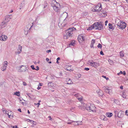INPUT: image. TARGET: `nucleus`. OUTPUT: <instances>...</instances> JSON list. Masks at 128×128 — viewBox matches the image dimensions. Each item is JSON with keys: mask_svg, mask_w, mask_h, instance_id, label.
I'll return each instance as SVG.
<instances>
[{"mask_svg": "<svg viewBox=\"0 0 128 128\" xmlns=\"http://www.w3.org/2000/svg\"><path fill=\"white\" fill-rule=\"evenodd\" d=\"M96 108L95 106L93 104L88 103L86 104V109L89 112L92 111L94 112H96Z\"/></svg>", "mask_w": 128, "mask_h": 128, "instance_id": "obj_1", "label": "nucleus"}, {"mask_svg": "<svg viewBox=\"0 0 128 128\" xmlns=\"http://www.w3.org/2000/svg\"><path fill=\"white\" fill-rule=\"evenodd\" d=\"M55 0V1L54 3V4H51V5L52 6L54 11L57 12H59L60 11V9L58 7V6H60V4L59 3L56 2L55 0Z\"/></svg>", "mask_w": 128, "mask_h": 128, "instance_id": "obj_2", "label": "nucleus"}, {"mask_svg": "<svg viewBox=\"0 0 128 128\" xmlns=\"http://www.w3.org/2000/svg\"><path fill=\"white\" fill-rule=\"evenodd\" d=\"M18 71L20 72H28V68L27 67L22 65L21 66L18 67L16 68Z\"/></svg>", "mask_w": 128, "mask_h": 128, "instance_id": "obj_3", "label": "nucleus"}, {"mask_svg": "<svg viewBox=\"0 0 128 128\" xmlns=\"http://www.w3.org/2000/svg\"><path fill=\"white\" fill-rule=\"evenodd\" d=\"M73 30L72 28H69L68 30H66V34L64 36V37L66 38H69L73 34Z\"/></svg>", "mask_w": 128, "mask_h": 128, "instance_id": "obj_4", "label": "nucleus"}, {"mask_svg": "<svg viewBox=\"0 0 128 128\" xmlns=\"http://www.w3.org/2000/svg\"><path fill=\"white\" fill-rule=\"evenodd\" d=\"M96 29H98L99 30H101L103 29V25L101 22H96L93 24Z\"/></svg>", "mask_w": 128, "mask_h": 128, "instance_id": "obj_5", "label": "nucleus"}, {"mask_svg": "<svg viewBox=\"0 0 128 128\" xmlns=\"http://www.w3.org/2000/svg\"><path fill=\"white\" fill-rule=\"evenodd\" d=\"M114 112L115 114V117H118L120 118H122L124 116V112L122 111H115Z\"/></svg>", "mask_w": 128, "mask_h": 128, "instance_id": "obj_6", "label": "nucleus"}, {"mask_svg": "<svg viewBox=\"0 0 128 128\" xmlns=\"http://www.w3.org/2000/svg\"><path fill=\"white\" fill-rule=\"evenodd\" d=\"M126 24L125 22L122 21H120L117 24L119 28L122 30H123L126 28Z\"/></svg>", "mask_w": 128, "mask_h": 128, "instance_id": "obj_7", "label": "nucleus"}, {"mask_svg": "<svg viewBox=\"0 0 128 128\" xmlns=\"http://www.w3.org/2000/svg\"><path fill=\"white\" fill-rule=\"evenodd\" d=\"M102 8L101 4H98L92 10V11L94 12H98L100 11Z\"/></svg>", "mask_w": 128, "mask_h": 128, "instance_id": "obj_8", "label": "nucleus"}, {"mask_svg": "<svg viewBox=\"0 0 128 128\" xmlns=\"http://www.w3.org/2000/svg\"><path fill=\"white\" fill-rule=\"evenodd\" d=\"M88 64L90 66L94 67L95 68L97 67L98 65V64L96 62H94L93 60L90 62L89 61L88 62Z\"/></svg>", "mask_w": 128, "mask_h": 128, "instance_id": "obj_9", "label": "nucleus"}, {"mask_svg": "<svg viewBox=\"0 0 128 128\" xmlns=\"http://www.w3.org/2000/svg\"><path fill=\"white\" fill-rule=\"evenodd\" d=\"M8 62L7 61H4L3 64V66L1 67V70L3 71H6L8 66Z\"/></svg>", "mask_w": 128, "mask_h": 128, "instance_id": "obj_10", "label": "nucleus"}, {"mask_svg": "<svg viewBox=\"0 0 128 128\" xmlns=\"http://www.w3.org/2000/svg\"><path fill=\"white\" fill-rule=\"evenodd\" d=\"M78 40L79 42H81L84 41L85 39L83 34H82L79 35L78 38Z\"/></svg>", "mask_w": 128, "mask_h": 128, "instance_id": "obj_11", "label": "nucleus"}, {"mask_svg": "<svg viewBox=\"0 0 128 128\" xmlns=\"http://www.w3.org/2000/svg\"><path fill=\"white\" fill-rule=\"evenodd\" d=\"M18 48L17 49V51L15 52V54H19L22 52V46L19 44L18 45Z\"/></svg>", "mask_w": 128, "mask_h": 128, "instance_id": "obj_12", "label": "nucleus"}, {"mask_svg": "<svg viewBox=\"0 0 128 128\" xmlns=\"http://www.w3.org/2000/svg\"><path fill=\"white\" fill-rule=\"evenodd\" d=\"M104 88V91L106 93H108L110 94H112V90L110 89L107 88H106L105 87H103Z\"/></svg>", "mask_w": 128, "mask_h": 128, "instance_id": "obj_13", "label": "nucleus"}, {"mask_svg": "<svg viewBox=\"0 0 128 128\" xmlns=\"http://www.w3.org/2000/svg\"><path fill=\"white\" fill-rule=\"evenodd\" d=\"M11 15H7L5 17V22H8L11 18Z\"/></svg>", "mask_w": 128, "mask_h": 128, "instance_id": "obj_14", "label": "nucleus"}, {"mask_svg": "<svg viewBox=\"0 0 128 128\" xmlns=\"http://www.w3.org/2000/svg\"><path fill=\"white\" fill-rule=\"evenodd\" d=\"M7 39V36L5 35L2 34L0 37V40L1 41H5Z\"/></svg>", "mask_w": 128, "mask_h": 128, "instance_id": "obj_15", "label": "nucleus"}, {"mask_svg": "<svg viewBox=\"0 0 128 128\" xmlns=\"http://www.w3.org/2000/svg\"><path fill=\"white\" fill-rule=\"evenodd\" d=\"M96 92L97 93L98 95L100 96H102L103 95L102 92L100 90H97Z\"/></svg>", "mask_w": 128, "mask_h": 128, "instance_id": "obj_16", "label": "nucleus"}, {"mask_svg": "<svg viewBox=\"0 0 128 128\" xmlns=\"http://www.w3.org/2000/svg\"><path fill=\"white\" fill-rule=\"evenodd\" d=\"M7 24V22H2L0 24L1 28H2L6 26Z\"/></svg>", "mask_w": 128, "mask_h": 128, "instance_id": "obj_17", "label": "nucleus"}, {"mask_svg": "<svg viewBox=\"0 0 128 128\" xmlns=\"http://www.w3.org/2000/svg\"><path fill=\"white\" fill-rule=\"evenodd\" d=\"M81 74L79 73H77L75 75V77L76 78H79L81 77Z\"/></svg>", "mask_w": 128, "mask_h": 128, "instance_id": "obj_18", "label": "nucleus"}, {"mask_svg": "<svg viewBox=\"0 0 128 128\" xmlns=\"http://www.w3.org/2000/svg\"><path fill=\"white\" fill-rule=\"evenodd\" d=\"M75 41L74 40H72L70 44H69V46H70L71 45L73 46H74L75 44Z\"/></svg>", "mask_w": 128, "mask_h": 128, "instance_id": "obj_19", "label": "nucleus"}, {"mask_svg": "<svg viewBox=\"0 0 128 128\" xmlns=\"http://www.w3.org/2000/svg\"><path fill=\"white\" fill-rule=\"evenodd\" d=\"M67 83H66L68 84H73V82H72V80L70 78L68 79V80H67Z\"/></svg>", "mask_w": 128, "mask_h": 128, "instance_id": "obj_20", "label": "nucleus"}, {"mask_svg": "<svg viewBox=\"0 0 128 128\" xmlns=\"http://www.w3.org/2000/svg\"><path fill=\"white\" fill-rule=\"evenodd\" d=\"M94 28H95V27L94 25L93 24L90 26L88 27L87 30H91Z\"/></svg>", "mask_w": 128, "mask_h": 128, "instance_id": "obj_21", "label": "nucleus"}, {"mask_svg": "<svg viewBox=\"0 0 128 128\" xmlns=\"http://www.w3.org/2000/svg\"><path fill=\"white\" fill-rule=\"evenodd\" d=\"M106 115L107 117L110 118L112 116V113L110 112H107Z\"/></svg>", "mask_w": 128, "mask_h": 128, "instance_id": "obj_22", "label": "nucleus"}, {"mask_svg": "<svg viewBox=\"0 0 128 128\" xmlns=\"http://www.w3.org/2000/svg\"><path fill=\"white\" fill-rule=\"evenodd\" d=\"M122 96L124 98H126V95L125 92H123L122 94Z\"/></svg>", "mask_w": 128, "mask_h": 128, "instance_id": "obj_23", "label": "nucleus"}, {"mask_svg": "<svg viewBox=\"0 0 128 128\" xmlns=\"http://www.w3.org/2000/svg\"><path fill=\"white\" fill-rule=\"evenodd\" d=\"M82 124V121H76V124H75V125H79Z\"/></svg>", "mask_w": 128, "mask_h": 128, "instance_id": "obj_24", "label": "nucleus"}, {"mask_svg": "<svg viewBox=\"0 0 128 128\" xmlns=\"http://www.w3.org/2000/svg\"><path fill=\"white\" fill-rule=\"evenodd\" d=\"M75 122V121L74 120H68V122H67V124H71L73 122Z\"/></svg>", "mask_w": 128, "mask_h": 128, "instance_id": "obj_25", "label": "nucleus"}, {"mask_svg": "<svg viewBox=\"0 0 128 128\" xmlns=\"http://www.w3.org/2000/svg\"><path fill=\"white\" fill-rule=\"evenodd\" d=\"M120 56L121 57H123L124 56V52L123 51H121L120 52Z\"/></svg>", "mask_w": 128, "mask_h": 128, "instance_id": "obj_26", "label": "nucleus"}, {"mask_svg": "<svg viewBox=\"0 0 128 128\" xmlns=\"http://www.w3.org/2000/svg\"><path fill=\"white\" fill-rule=\"evenodd\" d=\"M102 13L103 14L104 16L102 15V16L104 17H106V11H104L102 12Z\"/></svg>", "mask_w": 128, "mask_h": 128, "instance_id": "obj_27", "label": "nucleus"}, {"mask_svg": "<svg viewBox=\"0 0 128 128\" xmlns=\"http://www.w3.org/2000/svg\"><path fill=\"white\" fill-rule=\"evenodd\" d=\"M85 109H86V105L83 106H82V107L81 108V109L82 110H85Z\"/></svg>", "mask_w": 128, "mask_h": 128, "instance_id": "obj_28", "label": "nucleus"}, {"mask_svg": "<svg viewBox=\"0 0 128 128\" xmlns=\"http://www.w3.org/2000/svg\"><path fill=\"white\" fill-rule=\"evenodd\" d=\"M114 102L117 104H118L119 103V101L118 100H114Z\"/></svg>", "mask_w": 128, "mask_h": 128, "instance_id": "obj_29", "label": "nucleus"}, {"mask_svg": "<svg viewBox=\"0 0 128 128\" xmlns=\"http://www.w3.org/2000/svg\"><path fill=\"white\" fill-rule=\"evenodd\" d=\"M24 4V2H22L20 5V9H21L23 7Z\"/></svg>", "mask_w": 128, "mask_h": 128, "instance_id": "obj_30", "label": "nucleus"}, {"mask_svg": "<svg viewBox=\"0 0 128 128\" xmlns=\"http://www.w3.org/2000/svg\"><path fill=\"white\" fill-rule=\"evenodd\" d=\"M74 96H75L76 97V98H79L80 96H81L78 94H76L74 95Z\"/></svg>", "mask_w": 128, "mask_h": 128, "instance_id": "obj_31", "label": "nucleus"}, {"mask_svg": "<svg viewBox=\"0 0 128 128\" xmlns=\"http://www.w3.org/2000/svg\"><path fill=\"white\" fill-rule=\"evenodd\" d=\"M26 121H27L28 122H31V123H32V122H33L32 120H30L29 119H26Z\"/></svg>", "mask_w": 128, "mask_h": 128, "instance_id": "obj_32", "label": "nucleus"}, {"mask_svg": "<svg viewBox=\"0 0 128 128\" xmlns=\"http://www.w3.org/2000/svg\"><path fill=\"white\" fill-rule=\"evenodd\" d=\"M20 93L19 92H16L15 94L17 96H19L20 95Z\"/></svg>", "mask_w": 128, "mask_h": 128, "instance_id": "obj_33", "label": "nucleus"}, {"mask_svg": "<svg viewBox=\"0 0 128 128\" xmlns=\"http://www.w3.org/2000/svg\"><path fill=\"white\" fill-rule=\"evenodd\" d=\"M95 42V40H92L91 42V44H94Z\"/></svg>", "mask_w": 128, "mask_h": 128, "instance_id": "obj_34", "label": "nucleus"}, {"mask_svg": "<svg viewBox=\"0 0 128 128\" xmlns=\"http://www.w3.org/2000/svg\"><path fill=\"white\" fill-rule=\"evenodd\" d=\"M97 47L99 48H102V46L101 44L99 43Z\"/></svg>", "mask_w": 128, "mask_h": 128, "instance_id": "obj_35", "label": "nucleus"}, {"mask_svg": "<svg viewBox=\"0 0 128 128\" xmlns=\"http://www.w3.org/2000/svg\"><path fill=\"white\" fill-rule=\"evenodd\" d=\"M82 97H81H81L80 96L79 98H77V99L78 100H79L80 101L82 99Z\"/></svg>", "mask_w": 128, "mask_h": 128, "instance_id": "obj_36", "label": "nucleus"}, {"mask_svg": "<svg viewBox=\"0 0 128 128\" xmlns=\"http://www.w3.org/2000/svg\"><path fill=\"white\" fill-rule=\"evenodd\" d=\"M30 67L32 68V69L33 70H36V68L34 67V65H32Z\"/></svg>", "mask_w": 128, "mask_h": 128, "instance_id": "obj_37", "label": "nucleus"}, {"mask_svg": "<svg viewBox=\"0 0 128 128\" xmlns=\"http://www.w3.org/2000/svg\"><path fill=\"white\" fill-rule=\"evenodd\" d=\"M23 84L24 86H26L27 85V84L26 82H23Z\"/></svg>", "mask_w": 128, "mask_h": 128, "instance_id": "obj_38", "label": "nucleus"}, {"mask_svg": "<svg viewBox=\"0 0 128 128\" xmlns=\"http://www.w3.org/2000/svg\"><path fill=\"white\" fill-rule=\"evenodd\" d=\"M32 124L34 125H36V122L33 121V122H32Z\"/></svg>", "mask_w": 128, "mask_h": 128, "instance_id": "obj_39", "label": "nucleus"}, {"mask_svg": "<svg viewBox=\"0 0 128 128\" xmlns=\"http://www.w3.org/2000/svg\"><path fill=\"white\" fill-rule=\"evenodd\" d=\"M100 54L102 55H104V54L102 51H101L100 52Z\"/></svg>", "mask_w": 128, "mask_h": 128, "instance_id": "obj_40", "label": "nucleus"}, {"mask_svg": "<svg viewBox=\"0 0 128 128\" xmlns=\"http://www.w3.org/2000/svg\"><path fill=\"white\" fill-rule=\"evenodd\" d=\"M36 68L35 70H39V68L38 66H36Z\"/></svg>", "mask_w": 128, "mask_h": 128, "instance_id": "obj_41", "label": "nucleus"}, {"mask_svg": "<svg viewBox=\"0 0 128 128\" xmlns=\"http://www.w3.org/2000/svg\"><path fill=\"white\" fill-rule=\"evenodd\" d=\"M122 74V71H120V72L118 73L117 74L118 75H119L120 74Z\"/></svg>", "mask_w": 128, "mask_h": 128, "instance_id": "obj_42", "label": "nucleus"}, {"mask_svg": "<svg viewBox=\"0 0 128 128\" xmlns=\"http://www.w3.org/2000/svg\"><path fill=\"white\" fill-rule=\"evenodd\" d=\"M24 34H25L26 35L28 33V31H26V30H25V29L24 30Z\"/></svg>", "mask_w": 128, "mask_h": 128, "instance_id": "obj_43", "label": "nucleus"}, {"mask_svg": "<svg viewBox=\"0 0 128 128\" xmlns=\"http://www.w3.org/2000/svg\"><path fill=\"white\" fill-rule=\"evenodd\" d=\"M42 83H39V84L38 85V86H42Z\"/></svg>", "mask_w": 128, "mask_h": 128, "instance_id": "obj_44", "label": "nucleus"}, {"mask_svg": "<svg viewBox=\"0 0 128 128\" xmlns=\"http://www.w3.org/2000/svg\"><path fill=\"white\" fill-rule=\"evenodd\" d=\"M85 70H86L87 71H88L89 70V68H85L84 69Z\"/></svg>", "mask_w": 128, "mask_h": 128, "instance_id": "obj_45", "label": "nucleus"}, {"mask_svg": "<svg viewBox=\"0 0 128 128\" xmlns=\"http://www.w3.org/2000/svg\"><path fill=\"white\" fill-rule=\"evenodd\" d=\"M108 22V20H106L105 22V26L107 25V24Z\"/></svg>", "mask_w": 128, "mask_h": 128, "instance_id": "obj_46", "label": "nucleus"}, {"mask_svg": "<svg viewBox=\"0 0 128 128\" xmlns=\"http://www.w3.org/2000/svg\"><path fill=\"white\" fill-rule=\"evenodd\" d=\"M122 74H123L124 75H125L126 74V73L125 71H124L122 72Z\"/></svg>", "mask_w": 128, "mask_h": 128, "instance_id": "obj_47", "label": "nucleus"}, {"mask_svg": "<svg viewBox=\"0 0 128 128\" xmlns=\"http://www.w3.org/2000/svg\"><path fill=\"white\" fill-rule=\"evenodd\" d=\"M48 118H50V120H52V118H51V116H48Z\"/></svg>", "mask_w": 128, "mask_h": 128, "instance_id": "obj_48", "label": "nucleus"}, {"mask_svg": "<svg viewBox=\"0 0 128 128\" xmlns=\"http://www.w3.org/2000/svg\"><path fill=\"white\" fill-rule=\"evenodd\" d=\"M128 110H126L125 111V114H126L128 116Z\"/></svg>", "mask_w": 128, "mask_h": 128, "instance_id": "obj_49", "label": "nucleus"}, {"mask_svg": "<svg viewBox=\"0 0 128 128\" xmlns=\"http://www.w3.org/2000/svg\"><path fill=\"white\" fill-rule=\"evenodd\" d=\"M51 52V50H47L46 51V52L47 53H49L50 52Z\"/></svg>", "mask_w": 128, "mask_h": 128, "instance_id": "obj_50", "label": "nucleus"}, {"mask_svg": "<svg viewBox=\"0 0 128 128\" xmlns=\"http://www.w3.org/2000/svg\"><path fill=\"white\" fill-rule=\"evenodd\" d=\"M18 111L20 112H21V110L20 108H19L18 109Z\"/></svg>", "mask_w": 128, "mask_h": 128, "instance_id": "obj_51", "label": "nucleus"}, {"mask_svg": "<svg viewBox=\"0 0 128 128\" xmlns=\"http://www.w3.org/2000/svg\"><path fill=\"white\" fill-rule=\"evenodd\" d=\"M108 26H112V24L110 23H109L108 24Z\"/></svg>", "mask_w": 128, "mask_h": 128, "instance_id": "obj_52", "label": "nucleus"}, {"mask_svg": "<svg viewBox=\"0 0 128 128\" xmlns=\"http://www.w3.org/2000/svg\"><path fill=\"white\" fill-rule=\"evenodd\" d=\"M120 88L122 90L123 88V86H121L120 87Z\"/></svg>", "mask_w": 128, "mask_h": 128, "instance_id": "obj_53", "label": "nucleus"}, {"mask_svg": "<svg viewBox=\"0 0 128 128\" xmlns=\"http://www.w3.org/2000/svg\"><path fill=\"white\" fill-rule=\"evenodd\" d=\"M60 59V58L59 57H58L56 59L57 61H58Z\"/></svg>", "mask_w": 128, "mask_h": 128, "instance_id": "obj_54", "label": "nucleus"}, {"mask_svg": "<svg viewBox=\"0 0 128 128\" xmlns=\"http://www.w3.org/2000/svg\"><path fill=\"white\" fill-rule=\"evenodd\" d=\"M93 45L94 44H91L90 47L91 48H93V46H94Z\"/></svg>", "mask_w": 128, "mask_h": 128, "instance_id": "obj_55", "label": "nucleus"}, {"mask_svg": "<svg viewBox=\"0 0 128 128\" xmlns=\"http://www.w3.org/2000/svg\"><path fill=\"white\" fill-rule=\"evenodd\" d=\"M46 60L47 62L49 60V59L48 58H46Z\"/></svg>", "mask_w": 128, "mask_h": 128, "instance_id": "obj_56", "label": "nucleus"}, {"mask_svg": "<svg viewBox=\"0 0 128 128\" xmlns=\"http://www.w3.org/2000/svg\"><path fill=\"white\" fill-rule=\"evenodd\" d=\"M41 88V87H39V86H38V87L37 88V89L38 90H39Z\"/></svg>", "mask_w": 128, "mask_h": 128, "instance_id": "obj_57", "label": "nucleus"}, {"mask_svg": "<svg viewBox=\"0 0 128 128\" xmlns=\"http://www.w3.org/2000/svg\"><path fill=\"white\" fill-rule=\"evenodd\" d=\"M102 77L105 78H106V76H102Z\"/></svg>", "mask_w": 128, "mask_h": 128, "instance_id": "obj_58", "label": "nucleus"}, {"mask_svg": "<svg viewBox=\"0 0 128 128\" xmlns=\"http://www.w3.org/2000/svg\"><path fill=\"white\" fill-rule=\"evenodd\" d=\"M18 127L17 126H13V128H18Z\"/></svg>", "mask_w": 128, "mask_h": 128, "instance_id": "obj_59", "label": "nucleus"}, {"mask_svg": "<svg viewBox=\"0 0 128 128\" xmlns=\"http://www.w3.org/2000/svg\"><path fill=\"white\" fill-rule=\"evenodd\" d=\"M40 103H39V102H38V103H37V105H38V106H39V105H40Z\"/></svg>", "mask_w": 128, "mask_h": 128, "instance_id": "obj_60", "label": "nucleus"}, {"mask_svg": "<svg viewBox=\"0 0 128 128\" xmlns=\"http://www.w3.org/2000/svg\"><path fill=\"white\" fill-rule=\"evenodd\" d=\"M51 83H52V82H49V83L48 84V86H50V84H51Z\"/></svg>", "mask_w": 128, "mask_h": 128, "instance_id": "obj_61", "label": "nucleus"}, {"mask_svg": "<svg viewBox=\"0 0 128 128\" xmlns=\"http://www.w3.org/2000/svg\"><path fill=\"white\" fill-rule=\"evenodd\" d=\"M82 107V106H79L78 108H79L81 109V108Z\"/></svg>", "mask_w": 128, "mask_h": 128, "instance_id": "obj_62", "label": "nucleus"}, {"mask_svg": "<svg viewBox=\"0 0 128 128\" xmlns=\"http://www.w3.org/2000/svg\"><path fill=\"white\" fill-rule=\"evenodd\" d=\"M109 28L110 29H112V26H110L109 27Z\"/></svg>", "mask_w": 128, "mask_h": 128, "instance_id": "obj_63", "label": "nucleus"}, {"mask_svg": "<svg viewBox=\"0 0 128 128\" xmlns=\"http://www.w3.org/2000/svg\"><path fill=\"white\" fill-rule=\"evenodd\" d=\"M28 114H30V112L29 111V110H28Z\"/></svg>", "mask_w": 128, "mask_h": 128, "instance_id": "obj_64", "label": "nucleus"}]
</instances>
